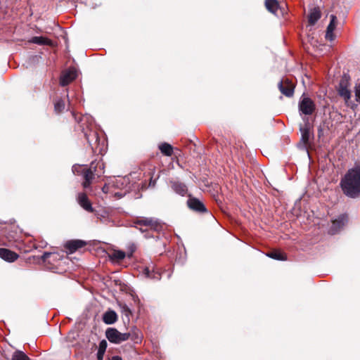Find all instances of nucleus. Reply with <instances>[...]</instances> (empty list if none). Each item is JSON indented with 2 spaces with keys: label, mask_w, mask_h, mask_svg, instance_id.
Segmentation results:
<instances>
[{
  "label": "nucleus",
  "mask_w": 360,
  "mask_h": 360,
  "mask_svg": "<svg viewBox=\"0 0 360 360\" xmlns=\"http://www.w3.org/2000/svg\"><path fill=\"white\" fill-rule=\"evenodd\" d=\"M41 259L45 264H51L59 259V255L56 253L44 252L41 257Z\"/></svg>",
  "instance_id": "a211bd4d"
},
{
  "label": "nucleus",
  "mask_w": 360,
  "mask_h": 360,
  "mask_svg": "<svg viewBox=\"0 0 360 360\" xmlns=\"http://www.w3.org/2000/svg\"><path fill=\"white\" fill-rule=\"evenodd\" d=\"M124 310H125L126 311H127V312H129V313H131V311H130V309L128 308V307H127V306L124 305Z\"/></svg>",
  "instance_id": "e433bc0d"
},
{
  "label": "nucleus",
  "mask_w": 360,
  "mask_h": 360,
  "mask_svg": "<svg viewBox=\"0 0 360 360\" xmlns=\"http://www.w3.org/2000/svg\"><path fill=\"white\" fill-rule=\"evenodd\" d=\"M300 131L302 133L301 141L305 146H307L309 143L310 138L309 126L308 124H306L304 127L300 128Z\"/></svg>",
  "instance_id": "412c9836"
},
{
  "label": "nucleus",
  "mask_w": 360,
  "mask_h": 360,
  "mask_svg": "<svg viewBox=\"0 0 360 360\" xmlns=\"http://www.w3.org/2000/svg\"><path fill=\"white\" fill-rule=\"evenodd\" d=\"M281 93L286 97H292L294 94L295 84L290 79L283 77L278 84Z\"/></svg>",
  "instance_id": "6e6552de"
},
{
  "label": "nucleus",
  "mask_w": 360,
  "mask_h": 360,
  "mask_svg": "<svg viewBox=\"0 0 360 360\" xmlns=\"http://www.w3.org/2000/svg\"><path fill=\"white\" fill-rule=\"evenodd\" d=\"M118 319L117 313L114 310L108 309L103 315V321L105 324H113Z\"/></svg>",
  "instance_id": "dca6fc26"
},
{
  "label": "nucleus",
  "mask_w": 360,
  "mask_h": 360,
  "mask_svg": "<svg viewBox=\"0 0 360 360\" xmlns=\"http://www.w3.org/2000/svg\"><path fill=\"white\" fill-rule=\"evenodd\" d=\"M316 109L314 101L308 98H303L299 103V110L304 115H311Z\"/></svg>",
  "instance_id": "1a4fd4ad"
},
{
  "label": "nucleus",
  "mask_w": 360,
  "mask_h": 360,
  "mask_svg": "<svg viewBox=\"0 0 360 360\" xmlns=\"http://www.w3.org/2000/svg\"><path fill=\"white\" fill-rule=\"evenodd\" d=\"M340 186L344 195L350 198L360 196V162H355L341 178Z\"/></svg>",
  "instance_id": "7ed1b4c3"
},
{
  "label": "nucleus",
  "mask_w": 360,
  "mask_h": 360,
  "mask_svg": "<svg viewBox=\"0 0 360 360\" xmlns=\"http://www.w3.org/2000/svg\"><path fill=\"white\" fill-rule=\"evenodd\" d=\"M172 190L180 195H185L188 191L186 185L178 181H170Z\"/></svg>",
  "instance_id": "2eb2a0df"
},
{
  "label": "nucleus",
  "mask_w": 360,
  "mask_h": 360,
  "mask_svg": "<svg viewBox=\"0 0 360 360\" xmlns=\"http://www.w3.org/2000/svg\"><path fill=\"white\" fill-rule=\"evenodd\" d=\"M349 80V76L345 74L340 80L339 84L337 87V91L338 95L344 99L347 106L353 108L355 105L350 101L352 94L351 91L349 89L350 86Z\"/></svg>",
  "instance_id": "39448f33"
},
{
  "label": "nucleus",
  "mask_w": 360,
  "mask_h": 360,
  "mask_svg": "<svg viewBox=\"0 0 360 360\" xmlns=\"http://www.w3.org/2000/svg\"><path fill=\"white\" fill-rule=\"evenodd\" d=\"M105 163L101 158L92 161L89 165H79L74 167V172L82 176V186L84 189H90L96 179L105 172Z\"/></svg>",
  "instance_id": "f03ea898"
},
{
  "label": "nucleus",
  "mask_w": 360,
  "mask_h": 360,
  "mask_svg": "<svg viewBox=\"0 0 360 360\" xmlns=\"http://www.w3.org/2000/svg\"><path fill=\"white\" fill-rule=\"evenodd\" d=\"M129 335V339L134 341L135 343L141 342L142 335L141 332L138 329H134L129 333H126Z\"/></svg>",
  "instance_id": "b1692460"
},
{
  "label": "nucleus",
  "mask_w": 360,
  "mask_h": 360,
  "mask_svg": "<svg viewBox=\"0 0 360 360\" xmlns=\"http://www.w3.org/2000/svg\"><path fill=\"white\" fill-rule=\"evenodd\" d=\"M77 200L79 205L86 211L89 212H94V209L93 208L90 200H89L87 195L84 193H79L77 197Z\"/></svg>",
  "instance_id": "f8f14e48"
},
{
  "label": "nucleus",
  "mask_w": 360,
  "mask_h": 360,
  "mask_svg": "<svg viewBox=\"0 0 360 360\" xmlns=\"http://www.w3.org/2000/svg\"><path fill=\"white\" fill-rule=\"evenodd\" d=\"M107 346H108V344H107V342L105 340H103L100 342L98 352H97V359L98 360L103 359V356L105 352Z\"/></svg>",
  "instance_id": "a878e982"
},
{
  "label": "nucleus",
  "mask_w": 360,
  "mask_h": 360,
  "mask_svg": "<svg viewBox=\"0 0 360 360\" xmlns=\"http://www.w3.org/2000/svg\"><path fill=\"white\" fill-rule=\"evenodd\" d=\"M159 149L166 156H172L173 154V147L167 143H161L159 146Z\"/></svg>",
  "instance_id": "393cba45"
},
{
  "label": "nucleus",
  "mask_w": 360,
  "mask_h": 360,
  "mask_svg": "<svg viewBox=\"0 0 360 360\" xmlns=\"http://www.w3.org/2000/svg\"><path fill=\"white\" fill-rule=\"evenodd\" d=\"M0 257L6 262H13L19 257V255L9 249L0 248Z\"/></svg>",
  "instance_id": "4468645a"
},
{
  "label": "nucleus",
  "mask_w": 360,
  "mask_h": 360,
  "mask_svg": "<svg viewBox=\"0 0 360 360\" xmlns=\"http://www.w3.org/2000/svg\"><path fill=\"white\" fill-rule=\"evenodd\" d=\"M80 127L93 153L103 155L107 148L106 140L99 135L96 126L90 120L88 116H83L79 120Z\"/></svg>",
  "instance_id": "f257e3e1"
},
{
  "label": "nucleus",
  "mask_w": 360,
  "mask_h": 360,
  "mask_svg": "<svg viewBox=\"0 0 360 360\" xmlns=\"http://www.w3.org/2000/svg\"><path fill=\"white\" fill-rule=\"evenodd\" d=\"M336 28V24H328L327 27L325 38L327 40L333 41L335 38V34H334V30Z\"/></svg>",
  "instance_id": "bb28decb"
},
{
  "label": "nucleus",
  "mask_w": 360,
  "mask_h": 360,
  "mask_svg": "<svg viewBox=\"0 0 360 360\" xmlns=\"http://www.w3.org/2000/svg\"><path fill=\"white\" fill-rule=\"evenodd\" d=\"M348 221V217L347 214H343L340 215L337 219L332 221V226L330 228V232L334 234L340 230Z\"/></svg>",
  "instance_id": "9b49d317"
},
{
  "label": "nucleus",
  "mask_w": 360,
  "mask_h": 360,
  "mask_svg": "<svg viewBox=\"0 0 360 360\" xmlns=\"http://www.w3.org/2000/svg\"><path fill=\"white\" fill-rule=\"evenodd\" d=\"M156 184V180L153 179V177L150 178V182H149V186L154 187Z\"/></svg>",
  "instance_id": "2f4dec72"
},
{
  "label": "nucleus",
  "mask_w": 360,
  "mask_h": 360,
  "mask_svg": "<svg viewBox=\"0 0 360 360\" xmlns=\"http://www.w3.org/2000/svg\"><path fill=\"white\" fill-rule=\"evenodd\" d=\"M109 360H122V357H120L119 356H113Z\"/></svg>",
  "instance_id": "f704fd0d"
},
{
  "label": "nucleus",
  "mask_w": 360,
  "mask_h": 360,
  "mask_svg": "<svg viewBox=\"0 0 360 360\" xmlns=\"http://www.w3.org/2000/svg\"><path fill=\"white\" fill-rule=\"evenodd\" d=\"M354 93L356 101L360 103V83L355 85Z\"/></svg>",
  "instance_id": "7c9ffc66"
},
{
  "label": "nucleus",
  "mask_w": 360,
  "mask_h": 360,
  "mask_svg": "<svg viewBox=\"0 0 360 360\" xmlns=\"http://www.w3.org/2000/svg\"><path fill=\"white\" fill-rule=\"evenodd\" d=\"M126 257V253L122 250H114L111 254L109 255L110 260L113 262H119L124 259Z\"/></svg>",
  "instance_id": "4be33fe9"
},
{
  "label": "nucleus",
  "mask_w": 360,
  "mask_h": 360,
  "mask_svg": "<svg viewBox=\"0 0 360 360\" xmlns=\"http://www.w3.org/2000/svg\"><path fill=\"white\" fill-rule=\"evenodd\" d=\"M136 227L141 232L146 233V238H159L160 233L162 231L163 226L154 218L141 217L136 219L134 222Z\"/></svg>",
  "instance_id": "20e7f679"
},
{
  "label": "nucleus",
  "mask_w": 360,
  "mask_h": 360,
  "mask_svg": "<svg viewBox=\"0 0 360 360\" xmlns=\"http://www.w3.org/2000/svg\"><path fill=\"white\" fill-rule=\"evenodd\" d=\"M86 245V242L82 240H71L66 242L64 247L69 253H73L77 250Z\"/></svg>",
  "instance_id": "ddd939ff"
},
{
  "label": "nucleus",
  "mask_w": 360,
  "mask_h": 360,
  "mask_svg": "<svg viewBox=\"0 0 360 360\" xmlns=\"http://www.w3.org/2000/svg\"><path fill=\"white\" fill-rule=\"evenodd\" d=\"M105 337L111 342L114 344H120L129 340V335L126 333H120L115 328H108L105 330Z\"/></svg>",
  "instance_id": "423d86ee"
},
{
  "label": "nucleus",
  "mask_w": 360,
  "mask_h": 360,
  "mask_svg": "<svg viewBox=\"0 0 360 360\" xmlns=\"http://www.w3.org/2000/svg\"><path fill=\"white\" fill-rule=\"evenodd\" d=\"M11 360H30V359L23 352L16 350L13 354Z\"/></svg>",
  "instance_id": "c85d7f7f"
},
{
  "label": "nucleus",
  "mask_w": 360,
  "mask_h": 360,
  "mask_svg": "<svg viewBox=\"0 0 360 360\" xmlns=\"http://www.w3.org/2000/svg\"><path fill=\"white\" fill-rule=\"evenodd\" d=\"M65 107V101L62 98H58L54 102V110L56 113L62 112Z\"/></svg>",
  "instance_id": "cd10ccee"
},
{
  "label": "nucleus",
  "mask_w": 360,
  "mask_h": 360,
  "mask_svg": "<svg viewBox=\"0 0 360 360\" xmlns=\"http://www.w3.org/2000/svg\"><path fill=\"white\" fill-rule=\"evenodd\" d=\"M102 191L103 193H108V186L106 185H105L103 188H102Z\"/></svg>",
  "instance_id": "c9c22d12"
},
{
  "label": "nucleus",
  "mask_w": 360,
  "mask_h": 360,
  "mask_svg": "<svg viewBox=\"0 0 360 360\" xmlns=\"http://www.w3.org/2000/svg\"><path fill=\"white\" fill-rule=\"evenodd\" d=\"M144 272H145V274L146 275L147 277H148V278L151 277L150 275V270H149L148 268H146L144 269Z\"/></svg>",
  "instance_id": "473e14b6"
},
{
  "label": "nucleus",
  "mask_w": 360,
  "mask_h": 360,
  "mask_svg": "<svg viewBox=\"0 0 360 360\" xmlns=\"http://www.w3.org/2000/svg\"><path fill=\"white\" fill-rule=\"evenodd\" d=\"M321 16L320 8L319 7H314L310 10L308 22H316L320 19Z\"/></svg>",
  "instance_id": "aec40b11"
},
{
  "label": "nucleus",
  "mask_w": 360,
  "mask_h": 360,
  "mask_svg": "<svg viewBox=\"0 0 360 360\" xmlns=\"http://www.w3.org/2000/svg\"><path fill=\"white\" fill-rule=\"evenodd\" d=\"M186 204L188 207L194 212L201 214L208 213V210L205 204L198 198L193 197L191 195H188Z\"/></svg>",
  "instance_id": "0eeeda50"
},
{
  "label": "nucleus",
  "mask_w": 360,
  "mask_h": 360,
  "mask_svg": "<svg viewBox=\"0 0 360 360\" xmlns=\"http://www.w3.org/2000/svg\"><path fill=\"white\" fill-rule=\"evenodd\" d=\"M265 6L269 11L276 15L279 5L276 0H265Z\"/></svg>",
  "instance_id": "5701e85b"
},
{
  "label": "nucleus",
  "mask_w": 360,
  "mask_h": 360,
  "mask_svg": "<svg viewBox=\"0 0 360 360\" xmlns=\"http://www.w3.org/2000/svg\"><path fill=\"white\" fill-rule=\"evenodd\" d=\"M266 255L269 257L276 260L285 261L287 259L286 255L278 250H273L269 251L266 253Z\"/></svg>",
  "instance_id": "6ab92c4d"
},
{
  "label": "nucleus",
  "mask_w": 360,
  "mask_h": 360,
  "mask_svg": "<svg viewBox=\"0 0 360 360\" xmlns=\"http://www.w3.org/2000/svg\"><path fill=\"white\" fill-rule=\"evenodd\" d=\"M77 76V70L75 68H70L65 70L60 77V84L65 86L74 81Z\"/></svg>",
  "instance_id": "9d476101"
},
{
  "label": "nucleus",
  "mask_w": 360,
  "mask_h": 360,
  "mask_svg": "<svg viewBox=\"0 0 360 360\" xmlns=\"http://www.w3.org/2000/svg\"><path fill=\"white\" fill-rule=\"evenodd\" d=\"M29 42L32 44H37L38 45H47V46H53V41L47 37H33L31 39L29 40Z\"/></svg>",
  "instance_id": "f3484780"
},
{
  "label": "nucleus",
  "mask_w": 360,
  "mask_h": 360,
  "mask_svg": "<svg viewBox=\"0 0 360 360\" xmlns=\"http://www.w3.org/2000/svg\"><path fill=\"white\" fill-rule=\"evenodd\" d=\"M336 20H337L336 16L334 15H331L330 22H335Z\"/></svg>",
  "instance_id": "72a5a7b5"
},
{
  "label": "nucleus",
  "mask_w": 360,
  "mask_h": 360,
  "mask_svg": "<svg viewBox=\"0 0 360 360\" xmlns=\"http://www.w3.org/2000/svg\"><path fill=\"white\" fill-rule=\"evenodd\" d=\"M136 250V245L134 243H130L127 246V253L126 255H127L129 258H131Z\"/></svg>",
  "instance_id": "c756f323"
}]
</instances>
